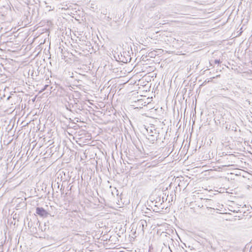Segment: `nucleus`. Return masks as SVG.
<instances>
[{
    "instance_id": "4",
    "label": "nucleus",
    "mask_w": 252,
    "mask_h": 252,
    "mask_svg": "<svg viewBox=\"0 0 252 252\" xmlns=\"http://www.w3.org/2000/svg\"><path fill=\"white\" fill-rule=\"evenodd\" d=\"M148 139L151 141L152 143H154V142L157 141L158 138L157 136H155V134H150L149 135Z\"/></svg>"
},
{
    "instance_id": "1",
    "label": "nucleus",
    "mask_w": 252,
    "mask_h": 252,
    "mask_svg": "<svg viewBox=\"0 0 252 252\" xmlns=\"http://www.w3.org/2000/svg\"><path fill=\"white\" fill-rule=\"evenodd\" d=\"M129 52L123 51L121 53V55H119V59L120 62L124 63H127L131 61V58L129 55Z\"/></svg>"
},
{
    "instance_id": "2",
    "label": "nucleus",
    "mask_w": 252,
    "mask_h": 252,
    "mask_svg": "<svg viewBox=\"0 0 252 252\" xmlns=\"http://www.w3.org/2000/svg\"><path fill=\"white\" fill-rule=\"evenodd\" d=\"M36 213L43 218H46L49 215V213L44 208L39 207L36 208Z\"/></svg>"
},
{
    "instance_id": "10",
    "label": "nucleus",
    "mask_w": 252,
    "mask_h": 252,
    "mask_svg": "<svg viewBox=\"0 0 252 252\" xmlns=\"http://www.w3.org/2000/svg\"><path fill=\"white\" fill-rule=\"evenodd\" d=\"M52 89V87H50V91H51Z\"/></svg>"
},
{
    "instance_id": "3",
    "label": "nucleus",
    "mask_w": 252,
    "mask_h": 252,
    "mask_svg": "<svg viewBox=\"0 0 252 252\" xmlns=\"http://www.w3.org/2000/svg\"><path fill=\"white\" fill-rule=\"evenodd\" d=\"M147 226V222L145 220H141L138 223L136 229L138 231H140V233L144 234V226Z\"/></svg>"
},
{
    "instance_id": "8",
    "label": "nucleus",
    "mask_w": 252,
    "mask_h": 252,
    "mask_svg": "<svg viewBox=\"0 0 252 252\" xmlns=\"http://www.w3.org/2000/svg\"><path fill=\"white\" fill-rule=\"evenodd\" d=\"M10 97H11V96H9L7 97V99H8H8H9Z\"/></svg>"
},
{
    "instance_id": "9",
    "label": "nucleus",
    "mask_w": 252,
    "mask_h": 252,
    "mask_svg": "<svg viewBox=\"0 0 252 252\" xmlns=\"http://www.w3.org/2000/svg\"><path fill=\"white\" fill-rule=\"evenodd\" d=\"M154 133H155V134H156V135H157V134H158H158H159L158 133H156V132H155Z\"/></svg>"
},
{
    "instance_id": "11",
    "label": "nucleus",
    "mask_w": 252,
    "mask_h": 252,
    "mask_svg": "<svg viewBox=\"0 0 252 252\" xmlns=\"http://www.w3.org/2000/svg\"><path fill=\"white\" fill-rule=\"evenodd\" d=\"M150 132L153 133V131H152V130H150Z\"/></svg>"
},
{
    "instance_id": "5",
    "label": "nucleus",
    "mask_w": 252,
    "mask_h": 252,
    "mask_svg": "<svg viewBox=\"0 0 252 252\" xmlns=\"http://www.w3.org/2000/svg\"><path fill=\"white\" fill-rule=\"evenodd\" d=\"M49 87V85H45L44 86L43 88V89H42V90H41V92H43V91H45L46 90H47V89H48V88Z\"/></svg>"
},
{
    "instance_id": "7",
    "label": "nucleus",
    "mask_w": 252,
    "mask_h": 252,
    "mask_svg": "<svg viewBox=\"0 0 252 252\" xmlns=\"http://www.w3.org/2000/svg\"><path fill=\"white\" fill-rule=\"evenodd\" d=\"M214 63L216 64H219L220 63V60H215Z\"/></svg>"
},
{
    "instance_id": "6",
    "label": "nucleus",
    "mask_w": 252,
    "mask_h": 252,
    "mask_svg": "<svg viewBox=\"0 0 252 252\" xmlns=\"http://www.w3.org/2000/svg\"><path fill=\"white\" fill-rule=\"evenodd\" d=\"M226 90H225L224 88L221 89L220 90V94H222V91H225Z\"/></svg>"
}]
</instances>
